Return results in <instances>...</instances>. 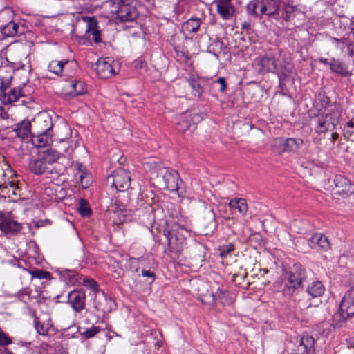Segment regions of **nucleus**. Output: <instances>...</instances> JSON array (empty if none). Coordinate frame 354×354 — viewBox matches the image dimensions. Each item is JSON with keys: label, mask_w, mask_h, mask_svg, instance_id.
<instances>
[{"label": "nucleus", "mask_w": 354, "mask_h": 354, "mask_svg": "<svg viewBox=\"0 0 354 354\" xmlns=\"http://www.w3.org/2000/svg\"><path fill=\"white\" fill-rule=\"evenodd\" d=\"M339 116L338 106L329 104L313 119L315 132L322 134L333 131L338 124Z\"/></svg>", "instance_id": "1"}, {"label": "nucleus", "mask_w": 354, "mask_h": 354, "mask_svg": "<svg viewBox=\"0 0 354 354\" xmlns=\"http://www.w3.org/2000/svg\"><path fill=\"white\" fill-rule=\"evenodd\" d=\"M188 234L186 229L175 224L167 235L169 249L175 253H180L187 245L186 236Z\"/></svg>", "instance_id": "2"}, {"label": "nucleus", "mask_w": 354, "mask_h": 354, "mask_svg": "<svg viewBox=\"0 0 354 354\" xmlns=\"http://www.w3.org/2000/svg\"><path fill=\"white\" fill-rule=\"evenodd\" d=\"M304 277V270L300 266H295L293 270L287 274L282 290L284 295L292 296L297 288L302 283Z\"/></svg>", "instance_id": "3"}, {"label": "nucleus", "mask_w": 354, "mask_h": 354, "mask_svg": "<svg viewBox=\"0 0 354 354\" xmlns=\"http://www.w3.org/2000/svg\"><path fill=\"white\" fill-rule=\"evenodd\" d=\"M158 178L160 185L164 189L172 192L178 189L179 174L176 171L166 167L160 168Z\"/></svg>", "instance_id": "4"}, {"label": "nucleus", "mask_w": 354, "mask_h": 354, "mask_svg": "<svg viewBox=\"0 0 354 354\" xmlns=\"http://www.w3.org/2000/svg\"><path fill=\"white\" fill-rule=\"evenodd\" d=\"M134 0H118L116 11L118 19L121 22H133L137 17V11L133 5Z\"/></svg>", "instance_id": "5"}, {"label": "nucleus", "mask_w": 354, "mask_h": 354, "mask_svg": "<svg viewBox=\"0 0 354 354\" xmlns=\"http://www.w3.org/2000/svg\"><path fill=\"white\" fill-rule=\"evenodd\" d=\"M131 178L129 171L120 168L107 178V182L113 185L118 191H123L130 186Z\"/></svg>", "instance_id": "6"}, {"label": "nucleus", "mask_w": 354, "mask_h": 354, "mask_svg": "<svg viewBox=\"0 0 354 354\" xmlns=\"http://www.w3.org/2000/svg\"><path fill=\"white\" fill-rule=\"evenodd\" d=\"M87 92V87L84 82L77 80L66 82L63 87V95L65 97H73L81 95Z\"/></svg>", "instance_id": "7"}, {"label": "nucleus", "mask_w": 354, "mask_h": 354, "mask_svg": "<svg viewBox=\"0 0 354 354\" xmlns=\"http://www.w3.org/2000/svg\"><path fill=\"white\" fill-rule=\"evenodd\" d=\"M333 182L336 194L344 198L348 197L354 194V185L346 177L341 175L336 176Z\"/></svg>", "instance_id": "8"}, {"label": "nucleus", "mask_w": 354, "mask_h": 354, "mask_svg": "<svg viewBox=\"0 0 354 354\" xmlns=\"http://www.w3.org/2000/svg\"><path fill=\"white\" fill-rule=\"evenodd\" d=\"M255 62L259 67V71L261 73L274 72L277 68V61L272 55L258 57Z\"/></svg>", "instance_id": "9"}, {"label": "nucleus", "mask_w": 354, "mask_h": 354, "mask_svg": "<svg viewBox=\"0 0 354 354\" xmlns=\"http://www.w3.org/2000/svg\"><path fill=\"white\" fill-rule=\"evenodd\" d=\"M112 64L111 58L101 59L97 62L95 70L99 77L106 79L115 73Z\"/></svg>", "instance_id": "10"}, {"label": "nucleus", "mask_w": 354, "mask_h": 354, "mask_svg": "<svg viewBox=\"0 0 354 354\" xmlns=\"http://www.w3.org/2000/svg\"><path fill=\"white\" fill-rule=\"evenodd\" d=\"M21 228V224L0 212V232L5 234H14Z\"/></svg>", "instance_id": "11"}, {"label": "nucleus", "mask_w": 354, "mask_h": 354, "mask_svg": "<svg viewBox=\"0 0 354 354\" xmlns=\"http://www.w3.org/2000/svg\"><path fill=\"white\" fill-rule=\"evenodd\" d=\"M84 21L86 23L84 37L89 41H94L95 43H98L101 39L100 31L97 29V21L88 17L84 18Z\"/></svg>", "instance_id": "12"}, {"label": "nucleus", "mask_w": 354, "mask_h": 354, "mask_svg": "<svg viewBox=\"0 0 354 354\" xmlns=\"http://www.w3.org/2000/svg\"><path fill=\"white\" fill-rule=\"evenodd\" d=\"M232 0H214L218 13L224 19H228L233 16L234 8Z\"/></svg>", "instance_id": "13"}, {"label": "nucleus", "mask_w": 354, "mask_h": 354, "mask_svg": "<svg viewBox=\"0 0 354 354\" xmlns=\"http://www.w3.org/2000/svg\"><path fill=\"white\" fill-rule=\"evenodd\" d=\"M308 245L313 249H320L327 251L330 249V243L328 238L322 234L316 233L308 240Z\"/></svg>", "instance_id": "14"}, {"label": "nucleus", "mask_w": 354, "mask_h": 354, "mask_svg": "<svg viewBox=\"0 0 354 354\" xmlns=\"http://www.w3.org/2000/svg\"><path fill=\"white\" fill-rule=\"evenodd\" d=\"M68 301L76 312H80L85 307V294L80 290L69 293Z\"/></svg>", "instance_id": "15"}, {"label": "nucleus", "mask_w": 354, "mask_h": 354, "mask_svg": "<svg viewBox=\"0 0 354 354\" xmlns=\"http://www.w3.org/2000/svg\"><path fill=\"white\" fill-rule=\"evenodd\" d=\"M314 344L315 340L312 337L304 336L292 354H311L314 351Z\"/></svg>", "instance_id": "16"}, {"label": "nucleus", "mask_w": 354, "mask_h": 354, "mask_svg": "<svg viewBox=\"0 0 354 354\" xmlns=\"http://www.w3.org/2000/svg\"><path fill=\"white\" fill-rule=\"evenodd\" d=\"M229 207L232 214L244 216L248 211V204L244 198H234L229 203Z\"/></svg>", "instance_id": "17"}, {"label": "nucleus", "mask_w": 354, "mask_h": 354, "mask_svg": "<svg viewBox=\"0 0 354 354\" xmlns=\"http://www.w3.org/2000/svg\"><path fill=\"white\" fill-rule=\"evenodd\" d=\"M194 127V117L190 112H185L178 117V121L176 124L177 130L185 133L192 127Z\"/></svg>", "instance_id": "18"}, {"label": "nucleus", "mask_w": 354, "mask_h": 354, "mask_svg": "<svg viewBox=\"0 0 354 354\" xmlns=\"http://www.w3.org/2000/svg\"><path fill=\"white\" fill-rule=\"evenodd\" d=\"M339 306L347 315H354V289H350L345 293Z\"/></svg>", "instance_id": "19"}, {"label": "nucleus", "mask_w": 354, "mask_h": 354, "mask_svg": "<svg viewBox=\"0 0 354 354\" xmlns=\"http://www.w3.org/2000/svg\"><path fill=\"white\" fill-rule=\"evenodd\" d=\"M7 88H0V101L3 104H9L18 100L21 96V93L19 88H13L6 93Z\"/></svg>", "instance_id": "20"}, {"label": "nucleus", "mask_w": 354, "mask_h": 354, "mask_svg": "<svg viewBox=\"0 0 354 354\" xmlns=\"http://www.w3.org/2000/svg\"><path fill=\"white\" fill-rule=\"evenodd\" d=\"M28 167L31 172L37 175L43 174L49 169V166L40 154L37 159L30 160Z\"/></svg>", "instance_id": "21"}, {"label": "nucleus", "mask_w": 354, "mask_h": 354, "mask_svg": "<svg viewBox=\"0 0 354 354\" xmlns=\"http://www.w3.org/2000/svg\"><path fill=\"white\" fill-rule=\"evenodd\" d=\"M31 141L37 147H43L49 145L51 142V135L49 132V129H46L44 132L39 133L37 135H31Z\"/></svg>", "instance_id": "22"}, {"label": "nucleus", "mask_w": 354, "mask_h": 354, "mask_svg": "<svg viewBox=\"0 0 354 354\" xmlns=\"http://www.w3.org/2000/svg\"><path fill=\"white\" fill-rule=\"evenodd\" d=\"M247 12L255 17L261 19L263 15V0H252L246 6Z\"/></svg>", "instance_id": "23"}, {"label": "nucleus", "mask_w": 354, "mask_h": 354, "mask_svg": "<svg viewBox=\"0 0 354 354\" xmlns=\"http://www.w3.org/2000/svg\"><path fill=\"white\" fill-rule=\"evenodd\" d=\"M17 137L21 139H27L31 138V124L29 120H24L20 124L17 125L14 130Z\"/></svg>", "instance_id": "24"}, {"label": "nucleus", "mask_w": 354, "mask_h": 354, "mask_svg": "<svg viewBox=\"0 0 354 354\" xmlns=\"http://www.w3.org/2000/svg\"><path fill=\"white\" fill-rule=\"evenodd\" d=\"M13 71L10 67L4 66L0 68V88H8L11 85Z\"/></svg>", "instance_id": "25"}, {"label": "nucleus", "mask_w": 354, "mask_h": 354, "mask_svg": "<svg viewBox=\"0 0 354 354\" xmlns=\"http://www.w3.org/2000/svg\"><path fill=\"white\" fill-rule=\"evenodd\" d=\"M329 66L333 72L343 77H347L351 75V73L347 70L345 64L335 58L330 59Z\"/></svg>", "instance_id": "26"}, {"label": "nucleus", "mask_w": 354, "mask_h": 354, "mask_svg": "<svg viewBox=\"0 0 354 354\" xmlns=\"http://www.w3.org/2000/svg\"><path fill=\"white\" fill-rule=\"evenodd\" d=\"M263 15L271 16L279 12L280 0H263Z\"/></svg>", "instance_id": "27"}, {"label": "nucleus", "mask_w": 354, "mask_h": 354, "mask_svg": "<svg viewBox=\"0 0 354 354\" xmlns=\"http://www.w3.org/2000/svg\"><path fill=\"white\" fill-rule=\"evenodd\" d=\"M325 292L324 286L319 281H313L307 286V292L312 297H321Z\"/></svg>", "instance_id": "28"}, {"label": "nucleus", "mask_w": 354, "mask_h": 354, "mask_svg": "<svg viewBox=\"0 0 354 354\" xmlns=\"http://www.w3.org/2000/svg\"><path fill=\"white\" fill-rule=\"evenodd\" d=\"M201 21L198 18H191L186 21L183 25V31L185 35L196 32L201 26Z\"/></svg>", "instance_id": "29"}, {"label": "nucleus", "mask_w": 354, "mask_h": 354, "mask_svg": "<svg viewBox=\"0 0 354 354\" xmlns=\"http://www.w3.org/2000/svg\"><path fill=\"white\" fill-rule=\"evenodd\" d=\"M40 155L46 161L47 165L50 166L59 159L61 153L56 149L50 148L41 151Z\"/></svg>", "instance_id": "30"}, {"label": "nucleus", "mask_w": 354, "mask_h": 354, "mask_svg": "<svg viewBox=\"0 0 354 354\" xmlns=\"http://www.w3.org/2000/svg\"><path fill=\"white\" fill-rule=\"evenodd\" d=\"M351 316L346 313V312L341 310V307L339 306V311L335 313L331 319V325L334 328L341 327L346 322V319L350 318Z\"/></svg>", "instance_id": "31"}, {"label": "nucleus", "mask_w": 354, "mask_h": 354, "mask_svg": "<svg viewBox=\"0 0 354 354\" xmlns=\"http://www.w3.org/2000/svg\"><path fill=\"white\" fill-rule=\"evenodd\" d=\"M68 62L67 60L66 61H58V60H53L51 61L48 66V69L50 72L53 73L57 75H60L61 73L63 71L64 65Z\"/></svg>", "instance_id": "32"}, {"label": "nucleus", "mask_w": 354, "mask_h": 354, "mask_svg": "<svg viewBox=\"0 0 354 354\" xmlns=\"http://www.w3.org/2000/svg\"><path fill=\"white\" fill-rule=\"evenodd\" d=\"M18 28L16 23L10 21L2 28L1 32L5 37H14L17 33Z\"/></svg>", "instance_id": "33"}, {"label": "nucleus", "mask_w": 354, "mask_h": 354, "mask_svg": "<svg viewBox=\"0 0 354 354\" xmlns=\"http://www.w3.org/2000/svg\"><path fill=\"white\" fill-rule=\"evenodd\" d=\"M272 148L274 153L281 154L286 152V140L278 138L273 140Z\"/></svg>", "instance_id": "34"}, {"label": "nucleus", "mask_w": 354, "mask_h": 354, "mask_svg": "<svg viewBox=\"0 0 354 354\" xmlns=\"http://www.w3.org/2000/svg\"><path fill=\"white\" fill-rule=\"evenodd\" d=\"M302 143L301 139L288 138L286 140V151H295L301 147Z\"/></svg>", "instance_id": "35"}, {"label": "nucleus", "mask_w": 354, "mask_h": 354, "mask_svg": "<svg viewBox=\"0 0 354 354\" xmlns=\"http://www.w3.org/2000/svg\"><path fill=\"white\" fill-rule=\"evenodd\" d=\"M188 82L193 90L194 95L199 97L202 94L203 90L198 83V81L194 78H189L188 80Z\"/></svg>", "instance_id": "36"}, {"label": "nucleus", "mask_w": 354, "mask_h": 354, "mask_svg": "<svg viewBox=\"0 0 354 354\" xmlns=\"http://www.w3.org/2000/svg\"><path fill=\"white\" fill-rule=\"evenodd\" d=\"M201 300V301L207 305H212L215 303V295L213 294V292L211 293H200Z\"/></svg>", "instance_id": "37"}, {"label": "nucleus", "mask_w": 354, "mask_h": 354, "mask_svg": "<svg viewBox=\"0 0 354 354\" xmlns=\"http://www.w3.org/2000/svg\"><path fill=\"white\" fill-rule=\"evenodd\" d=\"M29 273L34 278H37V279H40L50 278V273L47 271L42 270H30V271H29Z\"/></svg>", "instance_id": "38"}, {"label": "nucleus", "mask_w": 354, "mask_h": 354, "mask_svg": "<svg viewBox=\"0 0 354 354\" xmlns=\"http://www.w3.org/2000/svg\"><path fill=\"white\" fill-rule=\"evenodd\" d=\"M100 327L93 326L84 332H82L80 335L82 337L89 339L93 337L97 333L100 332Z\"/></svg>", "instance_id": "39"}, {"label": "nucleus", "mask_w": 354, "mask_h": 354, "mask_svg": "<svg viewBox=\"0 0 354 354\" xmlns=\"http://www.w3.org/2000/svg\"><path fill=\"white\" fill-rule=\"evenodd\" d=\"M234 247L232 243H229L219 248L220 255L222 257H227L234 251Z\"/></svg>", "instance_id": "40"}, {"label": "nucleus", "mask_w": 354, "mask_h": 354, "mask_svg": "<svg viewBox=\"0 0 354 354\" xmlns=\"http://www.w3.org/2000/svg\"><path fill=\"white\" fill-rule=\"evenodd\" d=\"M344 135L348 139L354 140V124L348 122L344 128Z\"/></svg>", "instance_id": "41"}, {"label": "nucleus", "mask_w": 354, "mask_h": 354, "mask_svg": "<svg viewBox=\"0 0 354 354\" xmlns=\"http://www.w3.org/2000/svg\"><path fill=\"white\" fill-rule=\"evenodd\" d=\"M79 178L81 181L82 187L86 188L91 183V179L89 174L86 172H80Z\"/></svg>", "instance_id": "42"}, {"label": "nucleus", "mask_w": 354, "mask_h": 354, "mask_svg": "<svg viewBox=\"0 0 354 354\" xmlns=\"http://www.w3.org/2000/svg\"><path fill=\"white\" fill-rule=\"evenodd\" d=\"M12 344V339L0 328V346H6Z\"/></svg>", "instance_id": "43"}, {"label": "nucleus", "mask_w": 354, "mask_h": 354, "mask_svg": "<svg viewBox=\"0 0 354 354\" xmlns=\"http://www.w3.org/2000/svg\"><path fill=\"white\" fill-rule=\"evenodd\" d=\"M79 212L83 216H88L91 214V209L86 204V201L83 199L80 201V205L79 207Z\"/></svg>", "instance_id": "44"}, {"label": "nucleus", "mask_w": 354, "mask_h": 354, "mask_svg": "<svg viewBox=\"0 0 354 354\" xmlns=\"http://www.w3.org/2000/svg\"><path fill=\"white\" fill-rule=\"evenodd\" d=\"M35 327L37 330V332L42 335H45L47 334L48 330V327L47 325H44L43 324H40V322L37 320L35 321Z\"/></svg>", "instance_id": "45"}, {"label": "nucleus", "mask_w": 354, "mask_h": 354, "mask_svg": "<svg viewBox=\"0 0 354 354\" xmlns=\"http://www.w3.org/2000/svg\"><path fill=\"white\" fill-rule=\"evenodd\" d=\"M215 295V301L216 300H219L221 303H224V297L226 294V292L221 289L220 288H217L216 291L215 292H213Z\"/></svg>", "instance_id": "46"}, {"label": "nucleus", "mask_w": 354, "mask_h": 354, "mask_svg": "<svg viewBox=\"0 0 354 354\" xmlns=\"http://www.w3.org/2000/svg\"><path fill=\"white\" fill-rule=\"evenodd\" d=\"M213 84H214V85H216V84L220 85L219 91L221 92L225 91L227 86H226L225 80L224 77H219L217 80L214 81L213 82Z\"/></svg>", "instance_id": "47"}, {"label": "nucleus", "mask_w": 354, "mask_h": 354, "mask_svg": "<svg viewBox=\"0 0 354 354\" xmlns=\"http://www.w3.org/2000/svg\"><path fill=\"white\" fill-rule=\"evenodd\" d=\"M142 274L143 277H149V278H151L152 279V281L154 280L155 279V274L153 272H151L150 270H143L142 271Z\"/></svg>", "instance_id": "48"}, {"label": "nucleus", "mask_w": 354, "mask_h": 354, "mask_svg": "<svg viewBox=\"0 0 354 354\" xmlns=\"http://www.w3.org/2000/svg\"><path fill=\"white\" fill-rule=\"evenodd\" d=\"M348 29L350 30V35L348 39H350V36L353 37V40L354 41V18H353L349 24Z\"/></svg>", "instance_id": "49"}, {"label": "nucleus", "mask_w": 354, "mask_h": 354, "mask_svg": "<svg viewBox=\"0 0 354 354\" xmlns=\"http://www.w3.org/2000/svg\"><path fill=\"white\" fill-rule=\"evenodd\" d=\"M338 137H339V134L337 133H335V132L332 133L331 137H330V140H331L332 142L334 143L337 140Z\"/></svg>", "instance_id": "50"}, {"label": "nucleus", "mask_w": 354, "mask_h": 354, "mask_svg": "<svg viewBox=\"0 0 354 354\" xmlns=\"http://www.w3.org/2000/svg\"><path fill=\"white\" fill-rule=\"evenodd\" d=\"M318 60H319V62L320 63H322V64H328V65H329V62H330V61H328V59H326V58H319Z\"/></svg>", "instance_id": "51"}, {"label": "nucleus", "mask_w": 354, "mask_h": 354, "mask_svg": "<svg viewBox=\"0 0 354 354\" xmlns=\"http://www.w3.org/2000/svg\"><path fill=\"white\" fill-rule=\"evenodd\" d=\"M88 283H89V286L92 288H96L97 283H96V282L94 280L91 279Z\"/></svg>", "instance_id": "52"}, {"label": "nucleus", "mask_w": 354, "mask_h": 354, "mask_svg": "<svg viewBox=\"0 0 354 354\" xmlns=\"http://www.w3.org/2000/svg\"><path fill=\"white\" fill-rule=\"evenodd\" d=\"M8 185H9V187H10V188H15V187H17V183H16V182H15V181H13V180L10 181V182L8 183Z\"/></svg>", "instance_id": "53"}, {"label": "nucleus", "mask_w": 354, "mask_h": 354, "mask_svg": "<svg viewBox=\"0 0 354 354\" xmlns=\"http://www.w3.org/2000/svg\"><path fill=\"white\" fill-rule=\"evenodd\" d=\"M354 289V274L351 277V288Z\"/></svg>", "instance_id": "54"}, {"label": "nucleus", "mask_w": 354, "mask_h": 354, "mask_svg": "<svg viewBox=\"0 0 354 354\" xmlns=\"http://www.w3.org/2000/svg\"><path fill=\"white\" fill-rule=\"evenodd\" d=\"M145 66V62H140V63L137 64L136 65V67H139V68H142Z\"/></svg>", "instance_id": "55"}, {"label": "nucleus", "mask_w": 354, "mask_h": 354, "mask_svg": "<svg viewBox=\"0 0 354 354\" xmlns=\"http://www.w3.org/2000/svg\"><path fill=\"white\" fill-rule=\"evenodd\" d=\"M11 189H12V194H13L14 195H17V190L18 189V187H15V188H11Z\"/></svg>", "instance_id": "56"}, {"label": "nucleus", "mask_w": 354, "mask_h": 354, "mask_svg": "<svg viewBox=\"0 0 354 354\" xmlns=\"http://www.w3.org/2000/svg\"><path fill=\"white\" fill-rule=\"evenodd\" d=\"M249 26H250V24L248 23H247V22H245V23L243 24V28H249Z\"/></svg>", "instance_id": "57"}, {"label": "nucleus", "mask_w": 354, "mask_h": 354, "mask_svg": "<svg viewBox=\"0 0 354 354\" xmlns=\"http://www.w3.org/2000/svg\"><path fill=\"white\" fill-rule=\"evenodd\" d=\"M332 40L337 44L340 43L341 40L337 38H333Z\"/></svg>", "instance_id": "58"}, {"label": "nucleus", "mask_w": 354, "mask_h": 354, "mask_svg": "<svg viewBox=\"0 0 354 354\" xmlns=\"http://www.w3.org/2000/svg\"><path fill=\"white\" fill-rule=\"evenodd\" d=\"M9 354H12V353L9 352Z\"/></svg>", "instance_id": "59"}]
</instances>
